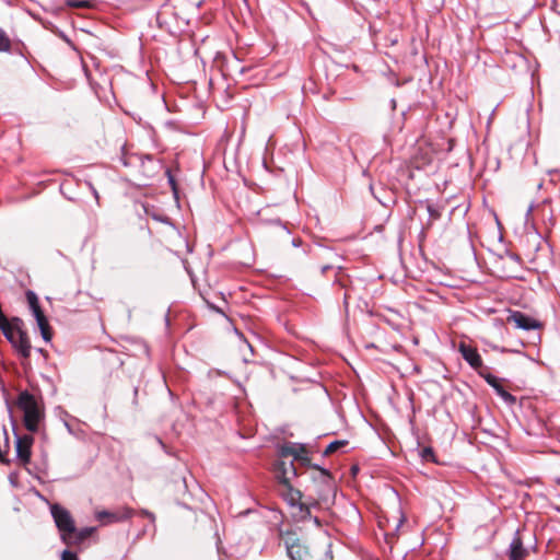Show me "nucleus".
<instances>
[{
    "mask_svg": "<svg viewBox=\"0 0 560 560\" xmlns=\"http://www.w3.org/2000/svg\"><path fill=\"white\" fill-rule=\"evenodd\" d=\"M62 560H78V557L74 552L65 550L61 555Z\"/></svg>",
    "mask_w": 560,
    "mask_h": 560,
    "instance_id": "4be33fe9",
    "label": "nucleus"
},
{
    "mask_svg": "<svg viewBox=\"0 0 560 560\" xmlns=\"http://www.w3.org/2000/svg\"><path fill=\"white\" fill-rule=\"evenodd\" d=\"M273 466H275V468L277 469L278 460H276V462L273 463Z\"/></svg>",
    "mask_w": 560,
    "mask_h": 560,
    "instance_id": "7c9ffc66",
    "label": "nucleus"
},
{
    "mask_svg": "<svg viewBox=\"0 0 560 560\" xmlns=\"http://www.w3.org/2000/svg\"><path fill=\"white\" fill-rule=\"evenodd\" d=\"M21 320L13 318L4 327L2 332L7 340L13 346V348L24 359H28L31 355V343L25 331L21 329Z\"/></svg>",
    "mask_w": 560,
    "mask_h": 560,
    "instance_id": "7ed1b4c3",
    "label": "nucleus"
},
{
    "mask_svg": "<svg viewBox=\"0 0 560 560\" xmlns=\"http://www.w3.org/2000/svg\"><path fill=\"white\" fill-rule=\"evenodd\" d=\"M528 555V551L524 548L522 538L518 532L515 533L509 548L510 560H523Z\"/></svg>",
    "mask_w": 560,
    "mask_h": 560,
    "instance_id": "ddd939ff",
    "label": "nucleus"
},
{
    "mask_svg": "<svg viewBox=\"0 0 560 560\" xmlns=\"http://www.w3.org/2000/svg\"><path fill=\"white\" fill-rule=\"evenodd\" d=\"M5 405H7V409L9 411L10 417H12V406L8 399L5 400Z\"/></svg>",
    "mask_w": 560,
    "mask_h": 560,
    "instance_id": "bb28decb",
    "label": "nucleus"
},
{
    "mask_svg": "<svg viewBox=\"0 0 560 560\" xmlns=\"http://www.w3.org/2000/svg\"><path fill=\"white\" fill-rule=\"evenodd\" d=\"M508 320L510 323H514L517 328L524 329V330H532L539 327V324L536 319L529 317L528 315L522 313V312H513Z\"/></svg>",
    "mask_w": 560,
    "mask_h": 560,
    "instance_id": "f8f14e48",
    "label": "nucleus"
},
{
    "mask_svg": "<svg viewBox=\"0 0 560 560\" xmlns=\"http://www.w3.org/2000/svg\"><path fill=\"white\" fill-rule=\"evenodd\" d=\"M12 43L7 32L0 27V52H8L11 50Z\"/></svg>",
    "mask_w": 560,
    "mask_h": 560,
    "instance_id": "dca6fc26",
    "label": "nucleus"
},
{
    "mask_svg": "<svg viewBox=\"0 0 560 560\" xmlns=\"http://www.w3.org/2000/svg\"><path fill=\"white\" fill-rule=\"evenodd\" d=\"M329 268H330L329 266L323 267V272L327 271V269H329Z\"/></svg>",
    "mask_w": 560,
    "mask_h": 560,
    "instance_id": "c756f323",
    "label": "nucleus"
},
{
    "mask_svg": "<svg viewBox=\"0 0 560 560\" xmlns=\"http://www.w3.org/2000/svg\"><path fill=\"white\" fill-rule=\"evenodd\" d=\"M34 439L30 434L19 435L15 433V451L16 457L21 464L26 465L31 460V448Z\"/></svg>",
    "mask_w": 560,
    "mask_h": 560,
    "instance_id": "6e6552de",
    "label": "nucleus"
},
{
    "mask_svg": "<svg viewBox=\"0 0 560 560\" xmlns=\"http://www.w3.org/2000/svg\"><path fill=\"white\" fill-rule=\"evenodd\" d=\"M295 256H296V258H301V259L305 258L306 257L305 249H303V248L302 249H298Z\"/></svg>",
    "mask_w": 560,
    "mask_h": 560,
    "instance_id": "a878e982",
    "label": "nucleus"
},
{
    "mask_svg": "<svg viewBox=\"0 0 560 560\" xmlns=\"http://www.w3.org/2000/svg\"><path fill=\"white\" fill-rule=\"evenodd\" d=\"M313 467L316 469H319L323 474H328V471L326 469H322L317 465H314Z\"/></svg>",
    "mask_w": 560,
    "mask_h": 560,
    "instance_id": "c85d7f7f",
    "label": "nucleus"
},
{
    "mask_svg": "<svg viewBox=\"0 0 560 560\" xmlns=\"http://www.w3.org/2000/svg\"><path fill=\"white\" fill-rule=\"evenodd\" d=\"M141 515L148 517L151 520V522H154L155 521V516L152 512L148 511V510H141Z\"/></svg>",
    "mask_w": 560,
    "mask_h": 560,
    "instance_id": "b1692460",
    "label": "nucleus"
},
{
    "mask_svg": "<svg viewBox=\"0 0 560 560\" xmlns=\"http://www.w3.org/2000/svg\"><path fill=\"white\" fill-rule=\"evenodd\" d=\"M479 375L485 378V381L495 390L498 396H500L506 404L514 405L516 402V398L504 389L497 376L485 372H479Z\"/></svg>",
    "mask_w": 560,
    "mask_h": 560,
    "instance_id": "9b49d317",
    "label": "nucleus"
},
{
    "mask_svg": "<svg viewBox=\"0 0 560 560\" xmlns=\"http://www.w3.org/2000/svg\"><path fill=\"white\" fill-rule=\"evenodd\" d=\"M285 457H293L294 460L300 462L303 466L311 465L307 447L303 443L282 440V459Z\"/></svg>",
    "mask_w": 560,
    "mask_h": 560,
    "instance_id": "0eeeda50",
    "label": "nucleus"
},
{
    "mask_svg": "<svg viewBox=\"0 0 560 560\" xmlns=\"http://www.w3.org/2000/svg\"><path fill=\"white\" fill-rule=\"evenodd\" d=\"M133 515V510L130 508H121L117 511H101L96 513V518L102 522L104 525L118 523L126 520H129Z\"/></svg>",
    "mask_w": 560,
    "mask_h": 560,
    "instance_id": "9d476101",
    "label": "nucleus"
},
{
    "mask_svg": "<svg viewBox=\"0 0 560 560\" xmlns=\"http://www.w3.org/2000/svg\"><path fill=\"white\" fill-rule=\"evenodd\" d=\"M427 211L432 220L441 218V208L434 203L427 202Z\"/></svg>",
    "mask_w": 560,
    "mask_h": 560,
    "instance_id": "6ab92c4d",
    "label": "nucleus"
},
{
    "mask_svg": "<svg viewBox=\"0 0 560 560\" xmlns=\"http://www.w3.org/2000/svg\"><path fill=\"white\" fill-rule=\"evenodd\" d=\"M296 476V468L291 462L289 467L282 462V499L287 504V513L294 523L306 521L311 517V506L316 504L315 501L304 499L303 493L292 487L289 475Z\"/></svg>",
    "mask_w": 560,
    "mask_h": 560,
    "instance_id": "f257e3e1",
    "label": "nucleus"
},
{
    "mask_svg": "<svg viewBox=\"0 0 560 560\" xmlns=\"http://www.w3.org/2000/svg\"><path fill=\"white\" fill-rule=\"evenodd\" d=\"M458 351L460 352L463 359L478 373L483 372V362L478 353V350L465 342H460L458 346Z\"/></svg>",
    "mask_w": 560,
    "mask_h": 560,
    "instance_id": "1a4fd4ad",
    "label": "nucleus"
},
{
    "mask_svg": "<svg viewBox=\"0 0 560 560\" xmlns=\"http://www.w3.org/2000/svg\"><path fill=\"white\" fill-rule=\"evenodd\" d=\"M269 209H270V207H267V208L262 209L261 211H259V213H258V214H259V217H260V219H261L262 221H269V220L267 219V215H266V213H267V211H268Z\"/></svg>",
    "mask_w": 560,
    "mask_h": 560,
    "instance_id": "393cba45",
    "label": "nucleus"
},
{
    "mask_svg": "<svg viewBox=\"0 0 560 560\" xmlns=\"http://www.w3.org/2000/svg\"><path fill=\"white\" fill-rule=\"evenodd\" d=\"M96 530L95 527H84L82 529H77V527H74V533L71 534V538L70 540H66L65 544L67 545H75V544H81L83 542L85 539H88L89 537L92 536V534Z\"/></svg>",
    "mask_w": 560,
    "mask_h": 560,
    "instance_id": "2eb2a0df",
    "label": "nucleus"
},
{
    "mask_svg": "<svg viewBox=\"0 0 560 560\" xmlns=\"http://www.w3.org/2000/svg\"><path fill=\"white\" fill-rule=\"evenodd\" d=\"M285 240L290 241L293 247H299L300 245V241L291 237V232L282 225V242Z\"/></svg>",
    "mask_w": 560,
    "mask_h": 560,
    "instance_id": "aec40b11",
    "label": "nucleus"
},
{
    "mask_svg": "<svg viewBox=\"0 0 560 560\" xmlns=\"http://www.w3.org/2000/svg\"><path fill=\"white\" fill-rule=\"evenodd\" d=\"M51 516L56 523L57 528L60 532L62 541L70 540L71 534L74 533V521L70 512L59 504H52L50 506Z\"/></svg>",
    "mask_w": 560,
    "mask_h": 560,
    "instance_id": "20e7f679",
    "label": "nucleus"
},
{
    "mask_svg": "<svg viewBox=\"0 0 560 560\" xmlns=\"http://www.w3.org/2000/svg\"><path fill=\"white\" fill-rule=\"evenodd\" d=\"M346 444H347V441H343V440L334 441L327 445L326 450L324 451V455L325 456L330 455V454L335 453L338 448L345 446Z\"/></svg>",
    "mask_w": 560,
    "mask_h": 560,
    "instance_id": "a211bd4d",
    "label": "nucleus"
},
{
    "mask_svg": "<svg viewBox=\"0 0 560 560\" xmlns=\"http://www.w3.org/2000/svg\"><path fill=\"white\" fill-rule=\"evenodd\" d=\"M66 4L70 8H92V0H66Z\"/></svg>",
    "mask_w": 560,
    "mask_h": 560,
    "instance_id": "f3484780",
    "label": "nucleus"
},
{
    "mask_svg": "<svg viewBox=\"0 0 560 560\" xmlns=\"http://www.w3.org/2000/svg\"><path fill=\"white\" fill-rule=\"evenodd\" d=\"M420 456L423 460H434V454L431 447H423L420 451Z\"/></svg>",
    "mask_w": 560,
    "mask_h": 560,
    "instance_id": "412c9836",
    "label": "nucleus"
},
{
    "mask_svg": "<svg viewBox=\"0 0 560 560\" xmlns=\"http://www.w3.org/2000/svg\"><path fill=\"white\" fill-rule=\"evenodd\" d=\"M287 555L290 560H307V548L300 542H287Z\"/></svg>",
    "mask_w": 560,
    "mask_h": 560,
    "instance_id": "4468645a",
    "label": "nucleus"
},
{
    "mask_svg": "<svg viewBox=\"0 0 560 560\" xmlns=\"http://www.w3.org/2000/svg\"><path fill=\"white\" fill-rule=\"evenodd\" d=\"M120 161L127 167H142L147 176L153 175L156 171L153 156L150 154L128 153L127 151H122Z\"/></svg>",
    "mask_w": 560,
    "mask_h": 560,
    "instance_id": "39448f33",
    "label": "nucleus"
},
{
    "mask_svg": "<svg viewBox=\"0 0 560 560\" xmlns=\"http://www.w3.org/2000/svg\"><path fill=\"white\" fill-rule=\"evenodd\" d=\"M10 320L5 317L2 310L0 308V329L5 326Z\"/></svg>",
    "mask_w": 560,
    "mask_h": 560,
    "instance_id": "5701e85b",
    "label": "nucleus"
},
{
    "mask_svg": "<svg viewBox=\"0 0 560 560\" xmlns=\"http://www.w3.org/2000/svg\"><path fill=\"white\" fill-rule=\"evenodd\" d=\"M15 406L23 412V424L32 433L39 430L45 417V409L40 397H36L28 390H22L15 401Z\"/></svg>",
    "mask_w": 560,
    "mask_h": 560,
    "instance_id": "f03ea898",
    "label": "nucleus"
},
{
    "mask_svg": "<svg viewBox=\"0 0 560 560\" xmlns=\"http://www.w3.org/2000/svg\"><path fill=\"white\" fill-rule=\"evenodd\" d=\"M273 144H275V140L272 138H270L267 143V150H269Z\"/></svg>",
    "mask_w": 560,
    "mask_h": 560,
    "instance_id": "cd10ccee",
    "label": "nucleus"
},
{
    "mask_svg": "<svg viewBox=\"0 0 560 560\" xmlns=\"http://www.w3.org/2000/svg\"><path fill=\"white\" fill-rule=\"evenodd\" d=\"M26 299L27 303L30 305V308L33 313V316L35 317L37 325L40 329L42 337L45 341H49L51 338V334L49 330V324L48 320L42 311L38 302L37 295L33 291L26 292Z\"/></svg>",
    "mask_w": 560,
    "mask_h": 560,
    "instance_id": "423d86ee",
    "label": "nucleus"
}]
</instances>
